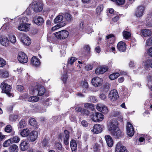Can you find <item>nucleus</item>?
<instances>
[{
  "instance_id": "obj_1",
  "label": "nucleus",
  "mask_w": 152,
  "mask_h": 152,
  "mask_svg": "<svg viewBox=\"0 0 152 152\" xmlns=\"http://www.w3.org/2000/svg\"><path fill=\"white\" fill-rule=\"evenodd\" d=\"M107 128L111 134L116 138H119L123 135L122 132L118 127V121L116 120H112L107 124Z\"/></svg>"
},
{
  "instance_id": "obj_2",
  "label": "nucleus",
  "mask_w": 152,
  "mask_h": 152,
  "mask_svg": "<svg viewBox=\"0 0 152 152\" xmlns=\"http://www.w3.org/2000/svg\"><path fill=\"white\" fill-rule=\"evenodd\" d=\"M64 21H62L59 24L52 27V30L54 31L56 29L65 26L66 24H69L73 20V17L69 12H67L62 13Z\"/></svg>"
},
{
  "instance_id": "obj_3",
  "label": "nucleus",
  "mask_w": 152,
  "mask_h": 152,
  "mask_svg": "<svg viewBox=\"0 0 152 152\" xmlns=\"http://www.w3.org/2000/svg\"><path fill=\"white\" fill-rule=\"evenodd\" d=\"M69 34V32L66 30H62L54 33L55 37L60 39L66 38L68 36Z\"/></svg>"
},
{
  "instance_id": "obj_4",
  "label": "nucleus",
  "mask_w": 152,
  "mask_h": 152,
  "mask_svg": "<svg viewBox=\"0 0 152 152\" xmlns=\"http://www.w3.org/2000/svg\"><path fill=\"white\" fill-rule=\"evenodd\" d=\"M0 87L3 92L6 93L9 97L11 96L10 93L11 90V87L10 85L3 82L1 83Z\"/></svg>"
},
{
  "instance_id": "obj_5",
  "label": "nucleus",
  "mask_w": 152,
  "mask_h": 152,
  "mask_svg": "<svg viewBox=\"0 0 152 152\" xmlns=\"http://www.w3.org/2000/svg\"><path fill=\"white\" fill-rule=\"evenodd\" d=\"M19 36L20 39L21 41L24 45L28 46L31 44V39L26 34L20 33L19 34Z\"/></svg>"
},
{
  "instance_id": "obj_6",
  "label": "nucleus",
  "mask_w": 152,
  "mask_h": 152,
  "mask_svg": "<svg viewBox=\"0 0 152 152\" xmlns=\"http://www.w3.org/2000/svg\"><path fill=\"white\" fill-rule=\"evenodd\" d=\"M119 97V95L117 91L115 89L111 90L108 95V98L111 102H113L117 100Z\"/></svg>"
},
{
  "instance_id": "obj_7",
  "label": "nucleus",
  "mask_w": 152,
  "mask_h": 152,
  "mask_svg": "<svg viewBox=\"0 0 152 152\" xmlns=\"http://www.w3.org/2000/svg\"><path fill=\"white\" fill-rule=\"evenodd\" d=\"M18 59L20 62L23 64L27 63L28 58L26 54L23 52H19L18 53Z\"/></svg>"
},
{
  "instance_id": "obj_8",
  "label": "nucleus",
  "mask_w": 152,
  "mask_h": 152,
  "mask_svg": "<svg viewBox=\"0 0 152 152\" xmlns=\"http://www.w3.org/2000/svg\"><path fill=\"white\" fill-rule=\"evenodd\" d=\"M32 6L34 11L36 12H39L42 11L43 7L42 2L36 1L33 2Z\"/></svg>"
},
{
  "instance_id": "obj_9",
  "label": "nucleus",
  "mask_w": 152,
  "mask_h": 152,
  "mask_svg": "<svg viewBox=\"0 0 152 152\" xmlns=\"http://www.w3.org/2000/svg\"><path fill=\"white\" fill-rule=\"evenodd\" d=\"M59 137L61 139L63 138L64 143L66 145H69V132L68 131L65 130L63 134H59Z\"/></svg>"
},
{
  "instance_id": "obj_10",
  "label": "nucleus",
  "mask_w": 152,
  "mask_h": 152,
  "mask_svg": "<svg viewBox=\"0 0 152 152\" xmlns=\"http://www.w3.org/2000/svg\"><path fill=\"white\" fill-rule=\"evenodd\" d=\"M104 117V115L102 114L96 112L93 115V116L91 118V119L94 122H99L103 120Z\"/></svg>"
},
{
  "instance_id": "obj_11",
  "label": "nucleus",
  "mask_w": 152,
  "mask_h": 152,
  "mask_svg": "<svg viewBox=\"0 0 152 152\" xmlns=\"http://www.w3.org/2000/svg\"><path fill=\"white\" fill-rule=\"evenodd\" d=\"M91 83L95 87L100 86L102 84L103 80L99 77H95L92 79Z\"/></svg>"
},
{
  "instance_id": "obj_12",
  "label": "nucleus",
  "mask_w": 152,
  "mask_h": 152,
  "mask_svg": "<svg viewBox=\"0 0 152 152\" xmlns=\"http://www.w3.org/2000/svg\"><path fill=\"white\" fill-rule=\"evenodd\" d=\"M96 109L103 113L106 114L108 112V110L106 106L101 104H98L96 105Z\"/></svg>"
},
{
  "instance_id": "obj_13",
  "label": "nucleus",
  "mask_w": 152,
  "mask_h": 152,
  "mask_svg": "<svg viewBox=\"0 0 152 152\" xmlns=\"http://www.w3.org/2000/svg\"><path fill=\"white\" fill-rule=\"evenodd\" d=\"M126 130L128 135L130 137L132 136L134 134V130L132 125L129 122H127Z\"/></svg>"
},
{
  "instance_id": "obj_14",
  "label": "nucleus",
  "mask_w": 152,
  "mask_h": 152,
  "mask_svg": "<svg viewBox=\"0 0 152 152\" xmlns=\"http://www.w3.org/2000/svg\"><path fill=\"white\" fill-rule=\"evenodd\" d=\"M145 8L142 6L138 7L135 11V15L137 17H140L142 16L145 10Z\"/></svg>"
},
{
  "instance_id": "obj_15",
  "label": "nucleus",
  "mask_w": 152,
  "mask_h": 152,
  "mask_svg": "<svg viewBox=\"0 0 152 152\" xmlns=\"http://www.w3.org/2000/svg\"><path fill=\"white\" fill-rule=\"evenodd\" d=\"M115 152H128L126 148L123 145L121 142H119L117 144Z\"/></svg>"
},
{
  "instance_id": "obj_16",
  "label": "nucleus",
  "mask_w": 152,
  "mask_h": 152,
  "mask_svg": "<svg viewBox=\"0 0 152 152\" xmlns=\"http://www.w3.org/2000/svg\"><path fill=\"white\" fill-rule=\"evenodd\" d=\"M103 129V126L99 124H96L93 126L91 131L95 134L101 132Z\"/></svg>"
},
{
  "instance_id": "obj_17",
  "label": "nucleus",
  "mask_w": 152,
  "mask_h": 152,
  "mask_svg": "<svg viewBox=\"0 0 152 152\" xmlns=\"http://www.w3.org/2000/svg\"><path fill=\"white\" fill-rule=\"evenodd\" d=\"M29 144L25 140H23L20 145V148L21 150L25 151L29 147Z\"/></svg>"
},
{
  "instance_id": "obj_18",
  "label": "nucleus",
  "mask_w": 152,
  "mask_h": 152,
  "mask_svg": "<svg viewBox=\"0 0 152 152\" xmlns=\"http://www.w3.org/2000/svg\"><path fill=\"white\" fill-rule=\"evenodd\" d=\"M38 135V132L36 131H33L30 134L28 139L31 141H35L37 138Z\"/></svg>"
},
{
  "instance_id": "obj_19",
  "label": "nucleus",
  "mask_w": 152,
  "mask_h": 152,
  "mask_svg": "<svg viewBox=\"0 0 152 152\" xmlns=\"http://www.w3.org/2000/svg\"><path fill=\"white\" fill-rule=\"evenodd\" d=\"M140 33L142 37H148L150 36L152 34L151 31L148 29H142Z\"/></svg>"
},
{
  "instance_id": "obj_20",
  "label": "nucleus",
  "mask_w": 152,
  "mask_h": 152,
  "mask_svg": "<svg viewBox=\"0 0 152 152\" xmlns=\"http://www.w3.org/2000/svg\"><path fill=\"white\" fill-rule=\"evenodd\" d=\"M108 69L106 66H102L96 69L95 73L97 75L102 74L106 72Z\"/></svg>"
},
{
  "instance_id": "obj_21",
  "label": "nucleus",
  "mask_w": 152,
  "mask_h": 152,
  "mask_svg": "<svg viewBox=\"0 0 152 152\" xmlns=\"http://www.w3.org/2000/svg\"><path fill=\"white\" fill-rule=\"evenodd\" d=\"M30 25V24H24L20 23V26L18 27V29L21 31H28Z\"/></svg>"
},
{
  "instance_id": "obj_22",
  "label": "nucleus",
  "mask_w": 152,
  "mask_h": 152,
  "mask_svg": "<svg viewBox=\"0 0 152 152\" xmlns=\"http://www.w3.org/2000/svg\"><path fill=\"white\" fill-rule=\"evenodd\" d=\"M33 21L38 26L42 25L44 23L43 18L40 16L34 18L33 19Z\"/></svg>"
},
{
  "instance_id": "obj_23",
  "label": "nucleus",
  "mask_w": 152,
  "mask_h": 152,
  "mask_svg": "<svg viewBox=\"0 0 152 152\" xmlns=\"http://www.w3.org/2000/svg\"><path fill=\"white\" fill-rule=\"evenodd\" d=\"M31 63L32 65L35 66H39L40 64V60L35 56H33L31 58Z\"/></svg>"
},
{
  "instance_id": "obj_24",
  "label": "nucleus",
  "mask_w": 152,
  "mask_h": 152,
  "mask_svg": "<svg viewBox=\"0 0 152 152\" xmlns=\"http://www.w3.org/2000/svg\"><path fill=\"white\" fill-rule=\"evenodd\" d=\"M105 138L108 146L110 147H112L113 144V142L111 137L108 135H106Z\"/></svg>"
},
{
  "instance_id": "obj_25",
  "label": "nucleus",
  "mask_w": 152,
  "mask_h": 152,
  "mask_svg": "<svg viewBox=\"0 0 152 152\" xmlns=\"http://www.w3.org/2000/svg\"><path fill=\"white\" fill-rule=\"evenodd\" d=\"M37 95L38 96H42L45 93L46 90L45 88L42 86H40L37 88Z\"/></svg>"
},
{
  "instance_id": "obj_26",
  "label": "nucleus",
  "mask_w": 152,
  "mask_h": 152,
  "mask_svg": "<svg viewBox=\"0 0 152 152\" xmlns=\"http://www.w3.org/2000/svg\"><path fill=\"white\" fill-rule=\"evenodd\" d=\"M70 147L73 152H76L77 149V144L75 140H72L70 142Z\"/></svg>"
},
{
  "instance_id": "obj_27",
  "label": "nucleus",
  "mask_w": 152,
  "mask_h": 152,
  "mask_svg": "<svg viewBox=\"0 0 152 152\" xmlns=\"http://www.w3.org/2000/svg\"><path fill=\"white\" fill-rule=\"evenodd\" d=\"M4 131L7 133H12L11 134L12 135H14L15 132L13 131L12 127L10 125H7L5 128Z\"/></svg>"
},
{
  "instance_id": "obj_28",
  "label": "nucleus",
  "mask_w": 152,
  "mask_h": 152,
  "mask_svg": "<svg viewBox=\"0 0 152 152\" xmlns=\"http://www.w3.org/2000/svg\"><path fill=\"white\" fill-rule=\"evenodd\" d=\"M37 86H31L29 90V93L31 94L37 95Z\"/></svg>"
},
{
  "instance_id": "obj_29",
  "label": "nucleus",
  "mask_w": 152,
  "mask_h": 152,
  "mask_svg": "<svg viewBox=\"0 0 152 152\" xmlns=\"http://www.w3.org/2000/svg\"><path fill=\"white\" fill-rule=\"evenodd\" d=\"M9 41L7 37L2 38L1 41V44L3 46L7 47L9 45Z\"/></svg>"
},
{
  "instance_id": "obj_30",
  "label": "nucleus",
  "mask_w": 152,
  "mask_h": 152,
  "mask_svg": "<svg viewBox=\"0 0 152 152\" xmlns=\"http://www.w3.org/2000/svg\"><path fill=\"white\" fill-rule=\"evenodd\" d=\"M30 133V130L28 129H23L20 132L21 135L23 137H27Z\"/></svg>"
},
{
  "instance_id": "obj_31",
  "label": "nucleus",
  "mask_w": 152,
  "mask_h": 152,
  "mask_svg": "<svg viewBox=\"0 0 152 152\" xmlns=\"http://www.w3.org/2000/svg\"><path fill=\"white\" fill-rule=\"evenodd\" d=\"M104 6L102 4H99L96 10V12L97 15H100L102 12L103 11Z\"/></svg>"
},
{
  "instance_id": "obj_32",
  "label": "nucleus",
  "mask_w": 152,
  "mask_h": 152,
  "mask_svg": "<svg viewBox=\"0 0 152 152\" xmlns=\"http://www.w3.org/2000/svg\"><path fill=\"white\" fill-rule=\"evenodd\" d=\"M115 37H113L111 39H108L106 45V47L107 48L113 45V44L114 43L115 41Z\"/></svg>"
},
{
  "instance_id": "obj_33",
  "label": "nucleus",
  "mask_w": 152,
  "mask_h": 152,
  "mask_svg": "<svg viewBox=\"0 0 152 152\" xmlns=\"http://www.w3.org/2000/svg\"><path fill=\"white\" fill-rule=\"evenodd\" d=\"M63 19V15H58L54 19V23H58L61 22Z\"/></svg>"
},
{
  "instance_id": "obj_34",
  "label": "nucleus",
  "mask_w": 152,
  "mask_h": 152,
  "mask_svg": "<svg viewBox=\"0 0 152 152\" xmlns=\"http://www.w3.org/2000/svg\"><path fill=\"white\" fill-rule=\"evenodd\" d=\"M18 150V147L15 145H12L9 148V151L10 152H17Z\"/></svg>"
},
{
  "instance_id": "obj_35",
  "label": "nucleus",
  "mask_w": 152,
  "mask_h": 152,
  "mask_svg": "<svg viewBox=\"0 0 152 152\" xmlns=\"http://www.w3.org/2000/svg\"><path fill=\"white\" fill-rule=\"evenodd\" d=\"M39 100V98L37 96H31L28 98V101L32 102H37Z\"/></svg>"
},
{
  "instance_id": "obj_36",
  "label": "nucleus",
  "mask_w": 152,
  "mask_h": 152,
  "mask_svg": "<svg viewBox=\"0 0 152 152\" xmlns=\"http://www.w3.org/2000/svg\"><path fill=\"white\" fill-rule=\"evenodd\" d=\"M9 74L6 71H2L0 70V76L2 77H8Z\"/></svg>"
},
{
  "instance_id": "obj_37",
  "label": "nucleus",
  "mask_w": 152,
  "mask_h": 152,
  "mask_svg": "<svg viewBox=\"0 0 152 152\" xmlns=\"http://www.w3.org/2000/svg\"><path fill=\"white\" fill-rule=\"evenodd\" d=\"M152 61V59H149L146 60L144 63V65L147 68L150 67Z\"/></svg>"
},
{
  "instance_id": "obj_38",
  "label": "nucleus",
  "mask_w": 152,
  "mask_h": 152,
  "mask_svg": "<svg viewBox=\"0 0 152 152\" xmlns=\"http://www.w3.org/2000/svg\"><path fill=\"white\" fill-rule=\"evenodd\" d=\"M123 37L125 39H128L131 36V34L130 32L127 31H124L123 32Z\"/></svg>"
},
{
  "instance_id": "obj_39",
  "label": "nucleus",
  "mask_w": 152,
  "mask_h": 152,
  "mask_svg": "<svg viewBox=\"0 0 152 152\" xmlns=\"http://www.w3.org/2000/svg\"><path fill=\"white\" fill-rule=\"evenodd\" d=\"M120 75V74L118 73H114L111 74L110 75V78L112 80L117 78Z\"/></svg>"
},
{
  "instance_id": "obj_40",
  "label": "nucleus",
  "mask_w": 152,
  "mask_h": 152,
  "mask_svg": "<svg viewBox=\"0 0 152 152\" xmlns=\"http://www.w3.org/2000/svg\"><path fill=\"white\" fill-rule=\"evenodd\" d=\"M26 122L24 120H21L18 124V128L20 129H22L24 128L26 126Z\"/></svg>"
},
{
  "instance_id": "obj_41",
  "label": "nucleus",
  "mask_w": 152,
  "mask_h": 152,
  "mask_svg": "<svg viewBox=\"0 0 152 152\" xmlns=\"http://www.w3.org/2000/svg\"><path fill=\"white\" fill-rule=\"evenodd\" d=\"M30 124L33 126L36 127L37 126V123L34 118H32L30 119L29 121Z\"/></svg>"
},
{
  "instance_id": "obj_42",
  "label": "nucleus",
  "mask_w": 152,
  "mask_h": 152,
  "mask_svg": "<svg viewBox=\"0 0 152 152\" xmlns=\"http://www.w3.org/2000/svg\"><path fill=\"white\" fill-rule=\"evenodd\" d=\"M125 2V0H115L113 2L117 5L120 6L123 5Z\"/></svg>"
},
{
  "instance_id": "obj_43",
  "label": "nucleus",
  "mask_w": 152,
  "mask_h": 152,
  "mask_svg": "<svg viewBox=\"0 0 152 152\" xmlns=\"http://www.w3.org/2000/svg\"><path fill=\"white\" fill-rule=\"evenodd\" d=\"M126 45L125 42L120 41L118 43L117 48H126Z\"/></svg>"
},
{
  "instance_id": "obj_44",
  "label": "nucleus",
  "mask_w": 152,
  "mask_h": 152,
  "mask_svg": "<svg viewBox=\"0 0 152 152\" xmlns=\"http://www.w3.org/2000/svg\"><path fill=\"white\" fill-rule=\"evenodd\" d=\"M28 21V18L26 17H24L22 18L20 20V22L24 24H28L27 23Z\"/></svg>"
},
{
  "instance_id": "obj_45",
  "label": "nucleus",
  "mask_w": 152,
  "mask_h": 152,
  "mask_svg": "<svg viewBox=\"0 0 152 152\" xmlns=\"http://www.w3.org/2000/svg\"><path fill=\"white\" fill-rule=\"evenodd\" d=\"M80 84L83 88H87L88 87V83L85 80L82 81L80 83Z\"/></svg>"
},
{
  "instance_id": "obj_46",
  "label": "nucleus",
  "mask_w": 152,
  "mask_h": 152,
  "mask_svg": "<svg viewBox=\"0 0 152 152\" xmlns=\"http://www.w3.org/2000/svg\"><path fill=\"white\" fill-rule=\"evenodd\" d=\"M145 45L148 46H152V36L149 37L147 40Z\"/></svg>"
},
{
  "instance_id": "obj_47",
  "label": "nucleus",
  "mask_w": 152,
  "mask_h": 152,
  "mask_svg": "<svg viewBox=\"0 0 152 152\" xmlns=\"http://www.w3.org/2000/svg\"><path fill=\"white\" fill-rule=\"evenodd\" d=\"M12 143H18L20 140V138L17 136H15L12 138H10Z\"/></svg>"
},
{
  "instance_id": "obj_48",
  "label": "nucleus",
  "mask_w": 152,
  "mask_h": 152,
  "mask_svg": "<svg viewBox=\"0 0 152 152\" xmlns=\"http://www.w3.org/2000/svg\"><path fill=\"white\" fill-rule=\"evenodd\" d=\"M68 77L67 72H65L61 76V79L64 83H65L68 78Z\"/></svg>"
},
{
  "instance_id": "obj_49",
  "label": "nucleus",
  "mask_w": 152,
  "mask_h": 152,
  "mask_svg": "<svg viewBox=\"0 0 152 152\" xmlns=\"http://www.w3.org/2000/svg\"><path fill=\"white\" fill-rule=\"evenodd\" d=\"M12 143V142L10 139L7 140L4 142L3 146L4 147H7L9 146Z\"/></svg>"
},
{
  "instance_id": "obj_50",
  "label": "nucleus",
  "mask_w": 152,
  "mask_h": 152,
  "mask_svg": "<svg viewBox=\"0 0 152 152\" xmlns=\"http://www.w3.org/2000/svg\"><path fill=\"white\" fill-rule=\"evenodd\" d=\"M6 64V61L4 59L0 57V67H3Z\"/></svg>"
},
{
  "instance_id": "obj_51",
  "label": "nucleus",
  "mask_w": 152,
  "mask_h": 152,
  "mask_svg": "<svg viewBox=\"0 0 152 152\" xmlns=\"http://www.w3.org/2000/svg\"><path fill=\"white\" fill-rule=\"evenodd\" d=\"M49 98L45 100L43 102V105L46 107L51 105V103L49 102Z\"/></svg>"
},
{
  "instance_id": "obj_52",
  "label": "nucleus",
  "mask_w": 152,
  "mask_h": 152,
  "mask_svg": "<svg viewBox=\"0 0 152 152\" xmlns=\"http://www.w3.org/2000/svg\"><path fill=\"white\" fill-rule=\"evenodd\" d=\"M77 59V58L73 57H71L70 59L68 60V64H70L71 65L72 64L73 62Z\"/></svg>"
},
{
  "instance_id": "obj_53",
  "label": "nucleus",
  "mask_w": 152,
  "mask_h": 152,
  "mask_svg": "<svg viewBox=\"0 0 152 152\" xmlns=\"http://www.w3.org/2000/svg\"><path fill=\"white\" fill-rule=\"evenodd\" d=\"M56 146L57 149L60 151H62L64 149L62 148L61 144L59 142L56 144Z\"/></svg>"
},
{
  "instance_id": "obj_54",
  "label": "nucleus",
  "mask_w": 152,
  "mask_h": 152,
  "mask_svg": "<svg viewBox=\"0 0 152 152\" xmlns=\"http://www.w3.org/2000/svg\"><path fill=\"white\" fill-rule=\"evenodd\" d=\"M99 98L102 100L105 101L107 99V96L104 94L102 93L99 95Z\"/></svg>"
},
{
  "instance_id": "obj_55",
  "label": "nucleus",
  "mask_w": 152,
  "mask_h": 152,
  "mask_svg": "<svg viewBox=\"0 0 152 152\" xmlns=\"http://www.w3.org/2000/svg\"><path fill=\"white\" fill-rule=\"evenodd\" d=\"M9 38L10 39V42L12 43H14L16 41V37L15 36L13 35L10 37Z\"/></svg>"
},
{
  "instance_id": "obj_56",
  "label": "nucleus",
  "mask_w": 152,
  "mask_h": 152,
  "mask_svg": "<svg viewBox=\"0 0 152 152\" xmlns=\"http://www.w3.org/2000/svg\"><path fill=\"white\" fill-rule=\"evenodd\" d=\"M147 80L148 81V85L152 84V76L148 75L147 77Z\"/></svg>"
},
{
  "instance_id": "obj_57",
  "label": "nucleus",
  "mask_w": 152,
  "mask_h": 152,
  "mask_svg": "<svg viewBox=\"0 0 152 152\" xmlns=\"http://www.w3.org/2000/svg\"><path fill=\"white\" fill-rule=\"evenodd\" d=\"M84 107L86 108H91L93 107V105L92 104L87 103L85 104Z\"/></svg>"
},
{
  "instance_id": "obj_58",
  "label": "nucleus",
  "mask_w": 152,
  "mask_h": 152,
  "mask_svg": "<svg viewBox=\"0 0 152 152\" xmlns=\"http://www.w3.org/2000/svg\"><path fill=\"white\" fill-rule=\"evenodd\" d=\"M96 98L94 96H91L90 97V101L92 102H97Z\"/></svg>"
},
{
  "instance_id": "obj_59",
  "label": "nucleus",
  "mask_w": 152,
  "mask_h": 152,
  "mask_svg": "<svg viewBox=\"0 0 152 152\" xmlns=\"http://www.w3.org/2000/svg\"><path fill=\"white\" fill-rule=\"evenodd\" d=\"M48 141L46 139H44L42 142V144L45 147L48 146Z\"/></svg>"
},
{
  "instance_id": "obj_60",
  "label": "nucleus",
  "mask_w": 152,
  "mask_h": 152,
  "mask_svg": "<svg viewBox=\"0 0 152 152\" xmlns=\"http://www.w3.org/2000/svg\"><path fill=\"white\" fill-rule=\"evenodd\" d=\"M81 124L84 127H86L88 126V124L87 121L85 120H83L81 123Z\"/></svg>"
},
{
  "instance_id": "obj_61",
  "label": "nucleus",
  "mask_w": 152,
  "mask_h": 152,
  "mask_svg": "<svg viewBox=\"0 0 152 152\" xmlns=\"http://www.w3.org/2000/svg\"><path fill=\"white\" fill-rule=\"evenodd\" d=\"M113 37H115V35L113 34H109L106 36V40L111 39Z\"/></svg>"
},
{
  "instance_id": "obj_62",
  "label": "nucleus",
  "mask_w": 152,
  "mask_h": 152,
  "mask_svg": "<svg viewBox=\"0 0 152 152\" xmlns=\"http://www.w3.org/2000/svg\"><path fill=\"white\" fill-rule=\"evenodd\" d=\"M82 112L84 115H85L86 116H87L89 115V112L87 110L83 109Z\"/></svg>"
},
{
  "instance_id": "obj_63",
  "label": "nucleus",
  "mask_w": 152,
  "mask_h": 152,
  "mask_svg": "<svg viewBox=\"0 0 152 152\" xmlns=\"http://www.w3.org/2000/svg\"><path fill=\"white\" fill-rule=\"evenodd\" d=\"M99 148V145L97 143H96L94 145L93 147V149L94 150V151H97Z\"/></svg>"
},
{
  "instance_id": "obj_64",
  "label": "nucleus",
  "mask_w": 152,
  "mask_h": 152,
  "mask_svg": "<svg viewBox=\"0 0 152 152\" xmlns=\"http://www.w3.org/2000/svg\"><path fill=\"white\" fill-rule=\"evenodd\" d=\"M17 88L18 91L20 92L22 91L24 89L23 87L21 85L17 86Z\"/></svg>"
}]
</instances>
